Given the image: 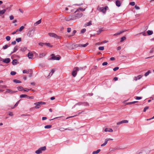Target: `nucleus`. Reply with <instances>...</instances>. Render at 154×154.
<instances>
[{"label": "nucleus", "instance_id": "nucleus-1", "mask_svg": "<svg viewBox=\"0 0 154 154\" xmlns=\"http://www.w3.org/2000/svg\"><path fill=\"white\" fill-rule=\"evenodd\" d=\"M82 68H79L78 67H74L72 71V75L74 77H75L76 75L77 71H79L80 70L82 69Z\"/></svg>", "mask_w": 154, "mask_h": 154}, {"label": "nucleus", "instance_id": "nucleus-2", "mask_svg": "<svg viewBox=\"0 0 154 154\" xmlns=\"http://www.w3.org/2000/svg\"><path fill=\"white\" fill-rule=\"evenodd\" d=\"M83 15V14L80 12H78V13L75 14L73 15V18L74 20H75L81 17Z\"/></svg>", "mask_w": 154, "mask_h": 154}, {"label": "nucleus", "instance_id": "nucleus-3", "mask_svg": "<svg viewBox=\"0 0 154 154\" xmlns=\"http://www.w3.org/2000/svg\"><path fill=\"white\" fill-rule=\"evenodd\" d=\"M45 104V102H38L37 103H34V104L36 105L35 108L36 109H39L41 105Z\"/></svg>", "mask_w": 154, "mask_h": 154}, {"label": "nucleus", "instance_id": "nucleus-4", "mask_svg": "<svg viewBox=\"0 0 154 154\" xmlns=\"http://www.w3.org/2000/svg\"><path fill=\"white\" fill-rule=\"evenodd\" d=\"M108 8L107 6H106L105 7H102L100 8L99 9V10L100 11L102 12L104 14H105L106 12V10Z\"/></svg>", "mask_w": 154, "mask_h": 154}, {"label": "nucleus", "instance_id": "nucleus-5", "mask_svg": "<svg viewBox=\"0 0 154 154\" xmlns=\"http://www.w3.org/2000/svg\"><path fill=\"white\" fill-rule=\"evenodd\" d=\"M32 29V30H29L27 34V35L28 37H32L33 36V35L34 34V30H34L33 29Z\"/></svg>", "mask_w": 154, "mask_h": 154}, {"label": "nucleus", "instance_id": "nucleus-6", "mask_svg": "<svg viewBox=\"0 0 154 154\" xmlns=\"http://www.w3.org/2000/svg\"><path fill=\"white\" fill-rule=\"evenodd\" d=\"M48 34L49 36L51 37L56 38L57 39H59L60 38V36H58L56 34L53 33H49Z\"/></svg>", "mask_w": 154, "mask_h": 154}, {"label": "nucleus", "instance_id": "nucleus-7", "mask_svg": "<svg viewBox=\"0 0 154 154\" xmlns=\"http://www.w3.org/2000/svg\"><path fill=\"white\" fill-rule=\"evenodd\" d=\"M17 92V91H13L10 89H7L5 92V94L9 93L10 94H13L16 93Z\"/></svg>", "mask_w": 154, "mask_h": 154}, {"label": "nucleus", "instance_id": "nucleus-8", "mask_svg": "<svg viewBox=\"0 0 154 154\" xmlns=\"http://www.w3.org/2000/svg\"><path fill=\"white\" fill-rule=\"evenodd\" d=\"M51 56H52L51 57L52 60H59L60 59L59 57L55 56L54 54H52Z\"/></svg>", "mask_w": 154, "mask_h": 154}, {"label": "nucleus", "instance_id": "nucleus-9", "mask_svg": "<svg viewBox=\"0 0 154 154\" xmlns=\"http://www.w3.org/2000/svg\"><path fill=\"white\" fill-rule=\"evenodd\" d=\"M65 20L66 21H69L70 20H74L73 18L72 15H69L68 17L65 18Z\"/></svg>", "mask_w": 154, "mask_h": 154}, {"label": "nucleus", "instance_id": "nucleus-10", "mask_svg": "<svg viewBox=\"0 0 154 154\" xmlns=\"http://www.w3.org/2000/svg\"><path fill=\"white\" fill-rule=\"evenodd\" d=\"M82 104H83L85 106H88V104L87 103H83L82 102H79L76 104L74 106H75L77 105H81Z\"/></svg>", "mask_w": 154, "mask_h": 154}, {"label": "nucleus", "instance_id": "nucleus-11", "mask_svg": "<svg viewBox=\"0 0 154 154\" xmlns=\"http://www.w3.org/2000/svg\"><path fill=\"white\" fill-rule=\"evenodd\" d=\"M142 76L141 75H139L137 76H135L134 78V80L135 81H137V80L140 79L142 78Z\"/></svg>", "mask_w": 154, "mask_h": 154}, {"label": "nucleus", "instance_id": "nucleus-12", "mask_svg": "<svg viewBox=\"0 0 154 154\" xmlns=\"http://www.w3.org/2000/svg\"><path fill=\"white\" fill-rule=\"evenodd\" d=\"M85 8L84 9L82 8H80V7L78 9H77L75 11V13H76L78 12H79V10H80V11H84L85 10Z\"/></svg>", "mask_w": 154, "mask_h": 154}, {"label": "nucleus", "instance_id": "nucleus-13", "mask_svg": "<svg viewBox=\"0 0 154 154\" xmlns=\"http://www.w3.org/2000/svg\"><path fill=\"white\" fill-rule=\"evenodd\" d=\"M10 61V59L9 58H6L3 60V62L5 63H8Z\"/></svg>", "mask_w": 154, "mask_h": 154}, {"label": "nucleus", "instance_id": "nucleus-14", "mask_svg": "<svg viewBox=\"0 0 154 154\" xmlns=\"http://www.w3.org/2000/svg\"><path fill=\"white\" fill-rule=\"evenodd\" d=\"M33 56L32 53L29 52L28 54V57L29 59H32Z\"/></svg>", "mask_w": 154, "mask_h": 154}, {"label": "nucleus", "instance_id": "nucleus-15", "mask_svg": "<svg viewBox=\"0 0 154 154\" xmlns=\"http://www.w3.org/2000/svg\"><path fill=\"white\" fill-rule=\"evenodd\" d=\"M89 44L88 43H87L86 44L84 45L82 44H79L78 45V47H85L87 45H88Z\"/></svg>", "mask_w": 154, "mask_h": 154}, {"label": "nucleus", "instance_id": "nucleus-16", "mask_svg": "<svg viewBox=\"0 0 154 154\" xmlns=\"http://www.w3.org/2000/svg\"><path fill=\"white\" fill-rule=\"evenodd\" d=\"M104 131L105 132H112L113 131L111 128H106L105 129Z\"/></svg>", "mask_w": 154, "mask_h": 154}, {"label": "nucleus", "instance_id": "nucleus-17", "mask_svg": "<svg viewBox=\"0 0 154 154\" xmlns=\"http://www.w3.org/2000/svg\"><path fill=\"white\" fill-rule=\"evenodd\" d=\"M116 5L118 7L120 6L121 3L120 1L119 0H117L116 1Z\"/></svg>", "mask_w": 154, "mask_h": 154}, {"label": "nucleus", "instance_id": "nucleus-18", "mask_svg": "<svg viewBox=\"0 0 154 154\" xmlns=\"http://www.w3.org/2000/svg\"><path fill=\"white\" fill-rule=\"evenodd\" d=\"M124 32V31H120V32H118L114 34L113 35H114V36H116V35H120V34L122 33V32Z\"/></svg>", "mask_w": 154, "mask_h": 154}, {"label": "nucleus", "instance_id": "nucleus-19", "mask_svg": "<svg viewBox=\"0 0 154 154\" xmlns=\"http://www.w3.org/2000/svg\"><path fill=\"white\" fill-rule=\"evenodd\" d=\"M100 151V149H98L97 151H94L92 152V154H97L99 153Z\"/></svg>", "mask_w": 154, "mask_h": 154}, {"label": "nucleus", "instance_id": "nucleus-20", "mask_svg": "<svg viewBox=\"0 0 154 154\" xmlns=\"http://www.w3.org/2000/svg\"><path fill=\"white\" fill-rule=\"evenodd\" d=\"M45 54L44 53H41L39 54V58H42L45 56Z\"/></svg>", "mask_w": 154, "mask_h": 154}, {"label": "nucleus", "instance_id": "nucleus-21", "mask_svg": "<svg viewBox=\"0 0 154 154\" xmlns=\"http://www.w3.org/2000/svg\"><path fill=\"white\" fill-rule=\"evenodd\" d=\"M39 149H40L41 151L42 152V151H43L45 150L46 149V147L45 146H43V147H40V148H39Z\"/></svg>", "mask_w": 154, "mask_h": 154}, {"label": "nucleus", "instance_id": "nucleus-22", "mask_svg": "<svg viewBox=\"0 0 154 154\" xmlns=\"http://www.w3.org/2000/svg\"><path fill=\"white\" fill-rule=\"evenodd\" d=\"M17 60L16 59L12 61V64L14 65H16L17 63Z\"/></svg>", "mask_w": 154, "mask_h": 154}, {"label": "nucleus", "instance_id": "nucleus-23", "mask_svg": "<svg viewBox=\"0 0 154 154\" xmlns=\"http://www.w3.org/2000/svg\"><path fill=\"white\" fill-rule=\"evenodd\" d=\"M13 82L16 83H21V82L17 79H14Z\"/></svg>", "mask_w": 154, "mask_h": 154}, {"label": "nucleus", "instance_id": "nucleus-24", "mask_svg": "<svg viewBox=\"0 0 154 154\" xmlns=\"http://www.w3.org/2000/svg\"><path fill=\"white\" fill-rule=\"evenodd\" d=\"M151 73V71L150 70H149L147 72L145 73L144 75L145 76H147Z\"/></svg>", "mask_w": 154, "mask_h": 154}, {"label": "nucleus", "instance_id": "nucleus-25", "mask_svg": "<svg viewBox=\"0 0 154 154\" xmlns=\"http://www.w3.org/2000/svg\"><path fill=\"white\" fill-rule=\"evenodd\" d=\"M35 153L37 154H39L42 153V152L40 149L39 148L38 149L35 151Z\"/></svg>", "mask_w": 154, "mask_h": 154}, {"label": "nucleus", "instance_id": "nucleus-26", "mask_svg": "<svg viewBox=\"0 0 154 154\" xmlns=\"http://www.w3.org/2000/svg\"><path fill=\"white\" fill-rule=\"evenodd\" d=\"M147 32L149 35H152L153 33L152 31L150 30H148Z\"/></svg>", "mask_w": 154, "mask_h": 154}, {"label": "nucleus", "instance_id": "nucleus-27", "mask_svg": "<svg viewBox=\"0 0 154 154\" xmlns=\"http://www.w3.org/2000/svg\"><path fill=\"white\" fill-rule=\"evenodd\" d=\"M54 71L55 70L54 69H52L51 72H50V73H49V76H51L54 73Z\"/></svg>", "mask_w": 154, "mask_h": 154}, {"label": "nucleus", "instance_id": "nucleus-28", "mask_svg": "<svg viewBox=\"0 0 154 154\" xmlns=\"http://www.w3.org/2000/svg\"><path fill=\"white\" fill-rule=\"evenodd\" d=\"M17 88L19 91H22L23 90V88L22 86H20L17 87Z\"/></svg>", "mask_w": 154, "mask_h": 154}, {"label": "nucleus", "instance_id": "nucleus-29", "mask_svg": "<svg viewBox=\"0 0 154 154\" xmlns=\"http://www.w3.org/2000/svg\"><path fill=\"white\" fill-rule=\"evenodd\" d=\"M19 101H20L19 100L15 104V105H14V106L13 107H11V109H14L15 107H16V106H18V104L19 103Z\"/></svg>", "mask_w": 154, "mask_h": 154}, {"label": "nucleus", "instance_id": "nucleus-30", "mask_svg": "<svg viewBox=\"0 0 154 154\" xmlns=\"http://www.w3.org/2000/svg\"><path fill=\"white\" fill-rule=\"evenodd\" d=\"M41 22V20H40L38 21L37 22H36L34 24V25L36 26L37 25H38Z\"/></svg>", "mask_w": 154, "mask_h": 154}, {"label": "nucleus", "instance_id": "nucleus-31", "mask_svg": "<svg viewBox=\"0 0 154 154\" xmlns=\"http://www.w3.org/2000/svg\"><path fill=\"white\" fill-rule=\"evenodd\" d=\"M45 45L47 46L48 47H50L51 48L52 47V46L51 45L50 43H45Z\"/></svg>", "mask_w": 154, "mask_h": 154}, {"label": "nucleus", "instance_id": "nucleus-32", "mask_svg": "<svg viewBox=\"0 0 154 154\" xmlns=\"http://www.w3.org/2000/svg\"><path fill=\"white\" fill-rule=\"evenodd\" d=\"M18 50V47L16 46L14 49V51L12 52V53L16 52Z\"/></svg>", "mask_w": 154, "mask_h": 154}, {"label": "nucleus", "instance_id": "nucleus-33", "mask_svg": "<svg viewBox=\"0 0 154 154\" xmlns=\"http://www.w3.org/2000/svg\"><path fill=\"white\" fill-rule=\"evenodd\" d=\"M6 11V9H4L0 11V14H4Z\"/></svg>", "mask_w": 154, "mask_h": 154}, {"label": "nucleus", "instance_id": "nucleus-34", "mask_svg": "<svg viewBox=\"0 0 154 154\" xmlns=\"http://www.w3.org/2000/svg\"><path fill=\"white\" fill-rule=\"evenodd\" d=\"M84 112V111H81V112H80L79 111H78V115H76L75 116H70V117H69V118H72V117H73L74 116H78V115L81 114L82 113Z\"/></svg>", "mask_w": 154, "mask_h": 154}, {"label": "nucleus", "instance_id": "nucleus-35", "mask_svg": "<svg viewBox=\"0 0 154 154\" xmlns=\"http://www.w3.org/2000/svg\"><path fill=\"white\" fill-rule=\"evenodd\" d=\"M76 30H73L72 35H70L69 36V37H70L71 36H74V35L75 34V33H76Z\"/></svg>", "mask_w": 154, "mask_h": 154}, {"label": "nucleus", "instance_id": "nucleus-36", "mask_svg": "<svg viewBox=\"0 0 154 154\" xmlns=\"http://www.w3.org/2000/svg\"><path fill=\"white\" fill-rule=\"evenodd\" d=\"M20 98L27 97V95L26 94H21L20 96Z\"/></svg>", "mask_w": 154, "mask_h": 154}, {"label": "nucleus", "instance_id": "nucleus-37", "mask_svg": "<svg viewBox=\"0 0 154 154\" xmlns=\"http://www.w3.org/2000/svg\"><path fill=\"white\" fill-rule=\"evenodd\" d=\"M103 31L101 29H99V30L97 31V34H100V33Z\"/></svg>", "mask_w": 154, "mask_h": 154}, {"label": "nucleus", "instance_id": "nucleus-38", "mask_svg": "<svg viewBox=\"0 0 154 154\" xmlns=\"http://www.w3.org/2000/svg\"><path fill=\"white\" fill-rule=\"evenodd\" d=\"M16 41L18 42H19L21 41V38H17L16 39Z\"/></svg>", "mask_w": 154, "mask_h": 154}, {"label": "nucleus", "instance_id": "nucleus-39", "mask_svg": "<svg viewBox=\"0 0 154 154\" xmlns=\"http://www.w3.org/2000/svg\"><path fill=\"white\" fill-rule=\"evenodd\" d=\"M51 127V125H46L45 126V128H50Z\"/></svg>", "mask_w": 154, "mask_h": 154}, {"label": "nucleus", "instance_id": "nucleus-40", "mask_svg": "<svg viewBox=\"0 0 154 154\" xmlns=\"http://www.w3.org/2000/svg\"><path fill=\"white\" fill-rule=\"evenodd\" d=\"M137 102H138V101H136L131 102H129L128 103H127V104H131Z\"/></svg>", "mask_w": 154, "mask_h": 154}, {"label": "nucleus", "instance_id": "nucleus-41", "mask_svg": "<svg viewBox=\"0 0 154 154\" xmlns=\"http://www.w3.org/2000/svg\"><path fill=\"white\" fill-rule=\"evenodd\" d=\"M126 37L125 36H123L121 38L120 42H122L124 40L126 39Z\"/></svg>", "mask_w": 154, "mask_h": 154}, {"label": "nucleus", "instance_id": "nucleus-42", "mask_svg": "<svg viewBox=\"0 0 154 154\" xmlns=\"http://www.w3.org/2000/svg\"><path fill=\"white\" fill-rule=\"evenodd\" d=\"M24 28V27L23 26H22L21 27H20V29H19V31L21 32L23 30Z\"/></svg>", "mask_w": 154, "mask_h": 154}, {"label": "nucleus", "instance_id": "nucleus-43", "mask_svg": "<svg viewBox=\"0 0 154 154\" xmlns=\"http://www.w3.org/2000/svg\"><path fill=\"white\" fill-rule=\"evenodd\" d=\"M12 75H14L16 74V72L14 71H11L10 73Z\"/></svg>", "mask_w": 154, "mask_h": 154}, {"label": "nucleus", "instance_id": "nucleus-44", "mask_svg": "<svg viewBox=\"0 0 154 154\" xmlns=\"http://www.w3.org/2000/svg\"><path fill=\"white\" fill-rule=\"evenodd\" d=\"M31 90L32 91H33V90L31 89H29L27 88H25L24 89L23 88V90L25 91H29Z\"/></svg>", "mask_w": 154, "mask_h": 154}, {"label": "nucleus", "instance_id": "nucleus-45", "mask_svg": "<svg viewBox=\"0 0 154 154\" xmlns=\"http://www.w3.org/2000/svg\"><path fill=\"white\" fill-rule=\"evenodd\" d=\"M6 39L7 41H9L11 39V37L9 36H7L6 37Z\"/></svg>", "mask_w": 154, "mask_h": 154}, {"label": "nucleus", "instance_id": "nucleus-46", "mask_svg": "<svg viewBox=\"0 0 154 154\" xmlns=\"http://www.w3.org/2000/svg\"><path fill=\"white\" fill-rule=\"evenodd\" d=\"M129 5L132 6H134L135 5V3L134 2H131L129 3Z\"/></svg>", "mask_w": 154, "mask_h": 154}, {"label": "nucleus", "instance_id": "nucleus-47", "mask_svg": "<svg viewBox=\"0 0 154 154\" xmlns=\"http://www.w3.org/2000/svg\"><path fill=\"white\" fill-rule=\"evenodd\" d=\"M149 107L148 106L145 107L143 109V112H145L146 111V110L148 109H149Z\"/></svg>", "mask_w": 154, "mask_h": 154}, {"label": "nucleus", "instance_id": "nucleus-48", "mask_svg": "<svg viewBox=\"0 0 154 154\" xmlns=\"http://www.w3.org/2000/svg\"><path fill=\"white\" fill-rule=\"evenodd\" d=\"M98 49L100 50H103L104 49V47L103 46L100 47Z\"/></svg>", "mask_w": 154, "mask_h": 154}, {"label": "nucleus", "instance_id": "nucleus-49", "mask_svg": "<svg viewBox=\"0 0 154 154\" xmlns=\"http://www.w3.org/2000/svg\"><path fill=\"white\" fill-rule=\"evenodd\" d=\"M8 46L7 45H6L3 47V49H5L8 48Z\"/></svg>", "mask_w": 154, "mask_h": 154}, {"label": "nucleus", "instance_id": "nucleus-50", "mask_svg": "<svg viewBox=\"0 0 154 154\" xmlns=\"http://www.w3.org/2000/svg\"><path fill=\"white\" fill-rule=\"evenodd\" d=\"M86 29H82L81 30V33H84V32H85L86 31Z\"/></svg>", "mask_w": 154, "mask_h": 154}, {"label": "nucleus", "instance_id": "nucleus-51", "mask_svg": "<svg viewBox=\"0 0 154 154\" xmlns=\"http://www.w3.org/2000/svg\"><path fill=\"white\" fill-rule=\"evenodd\" d=\"M142 98V97H136V98H135V99L137 100H139L141 99Z\"/></svg>", "mask_w": 154, "mask_h": 154}, {"label": "nucleus", "instance_id": "nucleus-52", "mask_svg": "<svg viewBox=\"0 0 154 154\" xmlns=\"http://www.w3.org/2000/svg\"><path fill=\"white\" fill-rule=\"evenodd\" d=\"M108 64V63L107 62H103V63H102V65L104 66H105V65H106Z\"/></svg>", "mask_w": 154, "mask_h": 154}, {"label": "nucleus", "instance_id": "nucleus-53", "mask_svg": "<svg viewBox=\"0 0 154 154\" xmlns=\"http://www.w3.org/2000/svg\"><path fill=\"white\" fill-rule=\"evenodd\" d=\"M119 69V67H116L113 69V70L115 71H116L117 70H118Z\"/></svg>", "mask_w": 154, "mask_h": 154}, {"label": "nucleus", "instance_id": "nucleus-54", "mask_svg": "<svg viewBox=\"0 0 154 154\" xmlns=\"http://www.w3.org/2000/svg\"><path fill=\"white\" fill-rule=\"evenodd\" d=\"M39 45L42 46H43L44 45H45V43H44L40 42L39 43Z\"/></svg>", "mask_w": 154, "mask_h": 154}, {"label": "nucleus", "instance_id": "nucleus-55", "mask_svg": "<svg viewBox=\"0 0 154 154\" xmlns=\"http://www.w3.org/2000/svg\"><path fill=\"white\" fill-rule=\"evenodd\" d=\"M7 86L5 85H0V87L2 88H6Z\"/></svg>", "mask_w": 154, "mask_h": 154}, {"label": "nucleus", "instance_id": "nucleus-56", "mask_svg": "<svg viewBox=\"0 0 154 154\" xmlns=\"http://www.w3.org/2000/svg\"><path fill=\"white\" fill-rule=\"evenodd\" d=\"M122 122L123 123H127L128 122V121L127 120H124L122 121Z\"/></svg>", "mask_w": 154, "mask_h": 154}, {"label": "nucleus", "instance_id": "nucleus-57", "mask_svg": "<svg viewBox=\"0 0 154 154\" xmlns=\"http://www.w3.org/2000/svg\"><path fill=\"white\" fill-rule=\"evenodd\" d=\"M27 98L28 99H33L34 97L33 96H27Z\"/></svg>", "mask_w": 154, "mask_h": 154}, {"label": "nucleus", "instance_id": "nucleus-58", "mask_svg": "<svg viewBox=\"0 0 154 154\" xmlns=\"http://www.w3.org/2000/svg\"><path fill=\"white\" fill-rule=\"evenodd\" d=\"M91 24H92V23H91V21H90L88 23H87V26H90V25H91Z\"/></svg>", "mask_w": 154, "mask_h": 154}, {"label": "nucleus", "instance_id": "nucleus-59", "mask_svg": "<svg viewBox=\"0 0 154 154\" xmlns=\"http://www.w3.org/2000/svg\"><path fill=\"white\" fill-rule=\"evenodd\" d=\"M71 29L70 28H67V32H71Z\"/></svg>", "mask_w": 154, "mask_h": 154}, {"label": "nucleus", "instance_id": "nucleus-60", "mask_svg": "<svg viewBox=\"0 0 154 154\" xmlns=\"http://www.w3.org/2000/svg\"><path fill=\"white\" fill-rule=\"evenodd\" d=\"M10 18L11 20H12L14 18V17L13 15H11L10 17Z\"/></svg>", "mask_w": 154, "mask_h": 154}, {"label": "nucleus", "instance_id": "nucleus-61", "mask_svg": "<svg viewBox=\"0 0 154 154\" xmlns=\"http://www.w3.org/2000/svg\"><path fill=\"white\" fill-rule=\"evenodd\" d=\"M135 8L137 10H139L140 9V7L138 6H137V5H135Z\"/></svg>", "mask_w": 154, "mask_h": 154}, {"label": "nucleus", "instance_id": "nucleus-62", "mask_svg": "<svg viewBox=\"0 0 154 154\" xmlns=\"http://www.w3.org/2000/svg\"><path fill=\"white\" fill-rule=\"evenodd\" d=\"M28 72L26 70H23V73H27Z\"/></svg>", "mask_w": 154, "mask_h": 154}, {"label": "nucleus", "instance_id": "nucleus-63", "mask_svg": "<svg viewBox=\"0 0 154 154\" xmlns=\"http://www.w3.org/2000/svg\"><path fill=\"white\" fill-rule=\"evenodd\" d=\"M16 41H14L13 42H11V44L13 45H15L16 44Z\"/></svg>", "mask_w": 154, "mask_h": 154}, {"label": "nucleus", "instance_id": "nucleus-64", "mask_svg": "<svg viewBox=\"0 0 154 154\" xmlns=\"http://www.w3.org/2000/svg\"><path fill=\"white\" fill-rule=\"evenodd\" d=\"M113 80L115 81H116L118 80V78L117 77H115L113 78Z\"/></svg>", "mask_w": 154, "mask_h": 154}]
</instances>
